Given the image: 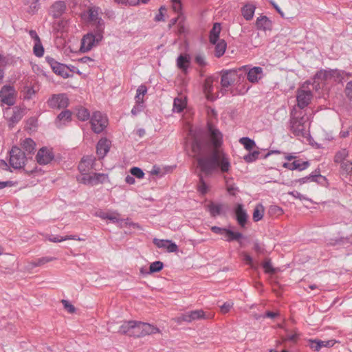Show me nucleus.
I'll use <instances>...</instances> for the list:
<instances>
[{
  "label": "nucleus",
  "instance_id": "obj_1",
  "mask_svg": "<svg viewBox=\"0 0 352 352\" xmlns=\"http://www.w3.org/2000/svg\"><path fill=\"white\" fill-rule=\"evenodd\" d=\"M208 132L214 150L210 156H204L207 153L209 146L200 141L195 140L192 144V156L197 158V166L200 171L206 175H210L219 168L221 173H228L231 168V164L228 156L218 148L222 143V135L214 126L209 124Z\"/></svg>",
  "mask_w": 352,
  "mask_h": 352
},
{
  "label": "nucleus",
  "instance_id": "obj_2",
  "mask_svg": "<svg viewBox=\"0 0 352 352\" xmlns=\"http://www.w3.org/2000/svg\"><path fill=\"white\" fill-rule=\"evenodd\" d=\"M101 10L96 6H91L81 13L82 19L87 23H91L96 30H104V22L102 19Z\"/></svg>",
  "mask_w": 352,
  "mask_h": 352
},
{
  "label": "nucleus",
  "instance_id": "obj_3",
  "mask_svg": "<svg viewBox=\"0 0 352 352\" xmlns=\"http://www.w3.org/2000/svg\"><path fill=\"white\" fill-rule=\"evenodd\" d=\"M103 34L104 30L95 29L94 32H91L83 36L81 40L80 52H87L98 45L103 38Z\"/></svg>",
  "mask_w": 352,
  "mask_h": 352
},
{
  "label": "nucleus",
  "instance_id": "obj_4",
  "mask_svg": "<svg viewBox=\"0 0 352 352\" xmlns=\"http://www.w3.org/2000/svg\"><path fill=\"white\" fill-rule=\"evenodd\" d=\"M89 123L91 130L95 133H100L107 127L109 120L105 114L96 111L92 113L90 117Z\"/></svg>",
  "mask_w": 352,
  "mask_h": 352
},
{
  "label": "nucleus",
  "instance_id": "obj_5",
  "mask_svg": "<svg viewBox=\"0 0 352 352\" xmlns=\"http://www.w3.org/2000/svg\"><path fill=\"white\" fill-rule=\"evenodd\" d=\"M26 157L23 152L17 147L13 146L10 151L9 163L10 166L14 169L21 168L24 166Z\"/></svg>",
  "mask_w": 352,
  "mask_h": 352
},
{
  "label": "nucleus",
  "instance_id": "obj_6",
  "mask_svg": "<svg viewBox=\"0 0 352 352\" xmlns=\"http://www.w3.org/2000/svg\"><path fill=\"white\" fill-rule=\"evenodd\" d=\"M312 98V94L307 84L302 85L297 91L296 100L298 106L303 109L307 107Z\"/></svg>",
  "mask_w": 352,
  "mask_h": 352
},
{
  "label": "nucleus",
  "instance_id": "obj_7",
  "mask_svg": "<svg viewBox=\"0 0 352 352\" xmlns=\"http://www.w3.org/2000/svg\"><path fill=\"white\" fill-rule=\"evenodd\" d=\"M238 69H230L223 72L221 75V86L222 89H226L233 85L234 82L239 81L241 74Z\"/></svg>",
  "mask_w": 352,
  "mask_h": 352
},
{
  "label": "nucleus",
  "instance_id": "obj_8",
  "mask_svg": "<svg viewBox=\"0 0 352 352\" xmlns=\"http://www.w3.org/2000/svg\"><path fill=\"white\" fill-rule=\"evenodd\" d=\"M290 128L292 133L299 137L306 138L309 135L307 133V125L304 121V118L298 119L297 118H292L290 121Z\"/></svg>",
  "mask_w": 352,
  "mask_h": 352
},
{
  "label": "nucleus",
  "instance_id": "obj_9",
  "mask_svg": "<svg viewBox=\"0 0 352 352\" xmlns=\"http://www.w3.org/2000/svg\"><path fill=\"white\" fill-rule=\"evenodd\" d=\"M78 179L82 184L95 186L107 182L108 175L104 173H92L88 175L79 176Z\"/></svg>",
  "mask_w": 352,
  "mask_h": 352
},
{
  "label": "nucleus",
  "instance_id": "obj_10",
  "mask_svg": "<svg viewBox=\"0 0 352 352\" xmlns=\"http://www.w3.org/2000/svg\"><path fill=\"white\" fill-rule=\"evenodd\" d=\"M239 70L246 72L247 78L248 81L252 83H256L260 80H261L264 76L263 69L261 67H253L252 68H249V66L244 65L240 68Z\"/></svg>",
  "mask_w": 352,
  "mask_h": 352
},
{
  "label": "nucleus",
  "instance_id": "obj_11",
  "mask_svg": "<svg viewBox=\"0 0 352 352\" xmlns=\"http://www.w3.org/2000/svg\"><path fill=\"white\" fill-rule=\"evenodd\" d=\"M206 318H208V316L205 314L204 311L201 309H197L183 314L177 317L175 320L180 324L182 322H191L195 320Z\"/></svg>",
  "mask_w": 352,
  "mask_h": 352
},
{
  "label": "nucleus",
  "instance_id": "obj_12",
  "mask_svg": "<svg viewBox=\"0 0 352 352\" xmlns=\"http://www.w3.org/2000/svg\"><path fill=\"white\" fill-rule=\"evenodd\" d=\"M16 91L11 85H4L0 91V100L2 103L11 106L15 102Z\"/></svg>",
  "mask_w": 352,
  "mask_h": 352
},
{
  "label": "nucleus",
  "instance_id": "obj_13",
  "mask_svg": "<svg viewBox=\"0 0 352 352\" xmlns=\"http://www.w3.org/2000/svg\"><path fill=\"white\" fill-rule=\"evenodd\" d=\"M47 103L50 108L60 109L68 106L69 99L65 94H54L48 99Z\"/></svg>",
  "mask_w": 352,
  "mask_h": 352
},
{
  "label": "nucleus",
  "instance_id": "obj_14",
  "mask_svg": "<svg viewBox=\"0 0 352 352\" xmlns=\"http://www.w3.org/2000/svg\"><path fill=\"white\" fill-rule=\"evenodd\" d=\"M344 74V72H341L339 70H321L318 72L315 76L314 82H316L318 80H326L333 79L334 80H340L342 78V75Z\"/></svg>",
  "mask_w": 352,
  "mask_h": 352
},
{
  "label": "nucleus",
  "instance_id": "obj_15",
  "mask_svg": "<svg viewBox=\"0 0 352 352\" xmlns=\"http://www.w3.org/2000/svg\"><path fill=\"white\" fill-rule=\"evenodd\" d=\"M96 158L93 155L85 156L82 158L78 165L80 173V176L88 175L89 172L94 168Z\"/></svg>",
  "mask_w": 352,
  "mask_h": 352
},
{
  "label": "nucleus",
  "instance_id": "obj_16",
  "mask_svg": "<svg viewBox=\"0 0 352 352\" xmlns=\"http://www.w3.org/2000/svg\"><path fill=\"white\" fill-rule=\"evenodd\" d=\"M4 117L9 122V125L13 126L14 124L22 118L23 110L18 107L13 109L7 108L4 111Z\"/></svg>",
  "mask_w": 352,
  "mask_h": 352
},
{
  "label": "nucleus",
  "instance_id": "obj_17",
  "mask_svg": "<svg viewBox=\"0 0 352 352\" xmlns=\"http://www.w3.org/2000/svg\"><path fill=\"white\" fill-rule=\"evenodd\" d=\"M217 83V80L214 77H208L206 79L204 91L208 100H212L219 97V94L216 95L214 92Z\"/></svg>",
  "mask_w": 352,
  "mask_h": 352
},
{
  "label": "nucleus",
  "instance_id": "obj_18",
  "mask_svg": "<svg viewBox=\"0 0 352 352\" xmlns=\"http://www.w3.org/2000/svg\"><path fill=\"white\" fill-rule=\"evenodd\" d=\"M256 28L262 32H270L273 28V21L265 15L258 16L255 21Z\"/></svg>",
  "mask_w": 352,
  "mask_h": 352
},
{
  "label": "nucleus",
  "instance_id": "obj_19",
  "mask_svg": "<svg viewBox=\"0 0 352 352\" xmlns=\"http://www.w3.org/2000/svg\"><path fill=\"white\" fill-rule=\"evenodd\" d=\"M36 158L39 164L46 165L52 161L54 154L50 148L43 147L38 150Z\"/></svg>",
  "mask_w": 352,
  "mask_h": 352
},
{
  "label": "nucleus",
  "instance_id": "obj_20",
  "mask_svg": "<svg viewBox=\"0 0 352 352\" xmlns=\"http://www.w3.org/2000/svg\"><path fill=\"white\" fill-rule=\"evenodd\" d=\"M295 184L302 185L307 183L316 182L320 184H324L326 182V178L317 173H312L308 176L296 179L294 182Z\"/></svg>",
  "mask_w": 352,
  "mask_h": 352
},
{
  "label": "nucleus",
  "instance_id": "obj_21",
  "mask_svg": "<svg viewBox=\"0 0 352 352\" xmlns=\"http://www.w3.org/2000/svg\"><path fill=\"white\" fill-rule=\"evenodd\" d=\"M154 244L159 248L166 250L168 252H176L178 250V246L170 240L153 239Z\"/></svg>",
  "mask_w": 352,
  "mask_h": 352
},
{
  "label": "nucleus",
  "instance_id": "obj_22",
  "mask_svg": "<svg viewBox=\"0 0 352 352\" xmlns=\"http://www.w3.org/2000/svg\"><path fill=\"white\" fill-rule=\"evenodd\" d=\"M190 56L188 54H182L176 59V65L183 73L186 74L190 65Z\"/></svg>",
  "mask_w": 352,
  "mask_h": 352
},
{
  "label": "nucleus",
  "instance_id": "obj_23",
  "mask_svg": "<svg viewBox=\"0 0 352 352\" xmlns=\"http://www.w3.org/2000/svg\"><path fill=\"white\" fill-rule=\"evenodd\" d=\"M111 143L108 139L101 138L96 146V152L99 157L103 158L109 152Z\"/></svg>",
  "mask_w": 352,
  "mask_h": 352
},
{
  "label": "nucleus",
  "instance_id": "obj_24",
  "mask_svg": "<svg viewBox=\"0 0 352 352\" xmlns=\"http://www.w3.org/2000/svg\"><path fill=\"white\" fill-rule=\"evenodd\" d=\"M66 10V4L64 1H58L54 3L50 10V14L54 18L60 17Z\"/></svg>",
  "mask_w": 352,
  "mask_h": 352
},
{
  "label": "nucleus",
  "instance_id": "obj_25",
  "mask_svg": "<svg viewBox=\"0 0 352 352\" xmlns=\"http://www.w3.org/2000/svg\"><path fill=\"white\" fill-rule=\"evenodd\" d=\"M309 346L311 349L318 351L322 347H331L336 343V340H309Z\"/></svg>",
  "mask_w": 352,
  "mask_h": 352
},
{
  "label": "nucleus",
  "instance_id": "obj_26",
  "mask_svg": "<svg viewBox=\"0 0 352 352\" xmlns=\"http://www.w3.org/2000/svg\"><path fill=\"white\" fill-rule=\"evenodd\" d=\"M223 239L228 242L232 241H239L241 239L243 238V234L237 231H234L230 228H225L223 233Z\"/></svg>",
  "mask_w": 352,
  "mask_h": 352
},
{
  "label": "nucleus",
  "instance_id": "obj_27",
  "mask_svg": "<svg viewBox=\"0 0 352 352\" xmlns=\"http://www.w3.org/2000/svg\"><path fill=\"white\" fill-rule=\"evenodd\" d=\"M235 214L238 223L241 228H244L247 222L248 214L246 211L243 209V205H237L235 209Z\"/></svg>",
  "mask_w": 352,
  "mask_h": 352
},
{
  "label": "nucleus",
  "instance_id": "obj_28",
  "mask_svg": "<svg viewBox=\"0 0 352 352\" xmlns=\"http://www.w3.org/2000/svg\"><path fill=\"white\" fill-rule=\"evenodd\" d=\"M52 68L54 73L64 78H67L70 76L69 72V68L63 64L54 62L52 64Z\"/></svg>",
  "mask_w": 352,
  "mask_h": 352
},
{
  "label": "nucleus",
  "instance_id": "obj_29",
  "mask_svg": "<svg viewBox=\"0 0 352 352\" xmlns=\"http://www.w3.org/2000/svg\"><path fill=\"white\" fill-rule=\"evenodd\" d=\"M255 10L256 6L254 5L247 3L241 8V14L245 20L250 21L253 19Z\"/></svg>",
  "mask_w": 352,
  "mask_h": 352
},
{
  "label": "nucleus",
  "instance_id": "obj_30",
  "mask_svg": "<svg viewBox=\"0 0 352 352\" xmlns=\"http://www.w3.org/2000/svg\"><path fill=\"white\" fill-rule=\"evenodd\" d=\"M72 119V113L71 111L67 110L63 111L58 116L56 121V124L57 126L61 127L63 125L66 124L69 122L71 121Z\"/></svg>",
  "mask_w": 352,
  "mask_h": 352
},
{
  "label": "nucleus",
  "instance_id": "obj_31",
  "mask_svg": "<svg viewBox=\"0 0 352 352\" xmlns=\"http://www.w3.org/2000/svg\"><path fill=\"white\" fill-rule=\"evenodd\" d=\"M186 100L183 96H179L174 99L173 111L180 113L186 107Z\"/></svg>",
  "mask_w": 352,
  "mask_h": 352
},
{
  "label": "nucleus",
  "instance_id": "obj_32",
  "mask_svg": "<svg viewBox=\"0 0 352 352\" xmlns=\"http://www.w3.org/2000/svg\"><path fill=\"white\" fill-rule=\"evenodd\" d=\"M21 146L25 152L31 153L34 151L36 144L31 138H25L21 140Z\"/></svg>",
  "mask_w": 352,
  "mask_h": 352
},
{
  "label": "nucleus",
  "instance_id": "obj_33",
  "mask_svg": "<svg viewBox=\"0 0 352 352\" xmlns=\"http://www.w3.org/2000/svg\"><path fill=\"white\" fill-rule=\"evenodd\" d=\"M147 88L144 85L139 86L136 90V94L135 96V103H140L144 104V96L147 93Z\"/></svg>",
  "mask_w": 352,
  "mask_h": 352
},
{
  "label": "nucleus",
  "instance_id": "obj_34",
  "mask_svg": "<svg viewBox=\"0 0 352 352\" xmlns=\"http://www.w3.org/2000/svg\"><path fill=\"white\" fill-rule=\"evenodd\" d=\"M135 325V321H126L124 322L119 329V333L122 334L129 335L132 336V332L133 331V328Z\"/></svg>",
  "mask_w": 352,
  "mask_h": 352
},
{
  "label": "nucleus",
  "instance_id": "obj_35",
  "mask_svg": "<svg viewBox=\"0 0 352 352\" xmlns=\"http://www.w3.org/2000/svg\"><path fill=\"white\" fill-rule=\"evenodd\" d=\"M214 45V54L217 57L222 56L226 50V43L224 40H219L217 43H212Z\"/></svg>",
  "mask_w": 352,
  "mask_h": 352
},
{
  "label": "nucleus",
  "instance_id": "obj_36",
  "mask_svg": "<svg viewBox=\"0 0 352 352\" xmlns=\"http://www.w3.org/2000/svg\"><path fill=\"white\" fill-rule=\"evenodd\" d=\"M221 30V25L219 23H214L210 34V41L211 43H217V41L220 40L219 36Z\"/></svg>",
  "mask_w": 352,
  "mask_h": 352
},
{
  "label": "nucleus",
  "instance_id": "obj_37",
  "mask_svg": "<svg viewBox=\"0 0 352 352\" xmlns=\"http://www.w3.org/2000/svg\"><path fill=\"white\" fill-rule=\"evenodd\" d=\"M208 209L211 215L216 217L223 212L225 207L220 204H210L208 206Z\"/></svg>",
  "mask_w": 352,
  "mask_h": 352
},
{
  "label": "nucleus",
  "instance_id": "obj_38",
  "mask_svg": "<svg viewBox=\"0 0 352 352\" xmlns=\"http://www.w3.org/2000/svg\"><path fill=\"white\" fill-rule=\"evenodd\" d=\"M348 156H349V151L345 148L341 149L336 153L335 157H334V161L336 163L340 164L346 162V160H349L347 159Z\"/></svg>",
  "mask_w": 352,
  "mask_h": 352
},
{
  "label": "nucleus",
  "instance_id": "obj_39",
  "mask_svg": "<svg viewBox=\"0 0 352 352\" xmlns=\"http://www.w3.org/2000/svg\"><path fill=\"white\" fill-rule=\"evenodd\" d=\"M264 207L262 204H257L254 210L253 219L254 221H258L262 219L264 215Z\"/></svg>",
  "mask_w": 352,
  "mask_h": 352
},
{
  "label": "nucleus",
  "instance_id": "obj_40",
  "mask_svg": "<svg viewBox=\"0 0 352 352\" xmlns=\"http://www.w3.org/2000/svg\"><path fill=\"white\" fill-rule=\"evenodd\" d=\"M292 168L294 170H303L307 169L309 166L308 161H302L301 160H297L292 163Z\"/></svg>",
  "mask_w": 352,
  "mask_h": 352
},
{
  "label": "nucleus",
  "instance_id": "obj_41",
  "mask_svg": "<svg viewBox=\"0 0 352 352\" xmlns=\"http://www.w3.org/2000/svg\"><path fill=\"white\" fill-rule=\"evenodd\" d=\"M142 327L143 336L160 333L157 327L148 323H144V326H142Z\"/></svg>",
  "mask_w": 352,
  "mask_h": 352
},
{
  "label": "nucleus",
  "instance_id": "obj_42",
  "mask_svg": "<svg viewBox=\"0 0 352 352\" xmlns=\"http://www.w3.org/2000/svg\"><path fill=\"white\" fill-rule=\"evenodd\" d=\"M76 116L78 120L81 121H86L87 120H90V113L89 111L83 107L78 108L76 110Z\"/></svg>",
  "mask_w": 352,
  "mask_h": 352
},
{
  "label": "nucleus",
  "instance_id": "obj_43",
  "mask_svg": "<svg viewBox=\"0 0 352 352\" xmlns=\"http://www.w3.org/2000/svg\"><path fill=\"white\" fill-rule=\"evenodd\" d=\"M107 219L113 223H121V224L124 222V221L120 218V215L116 211L108 212L107 214Z\"/></svg>",
  "mask_w": 352,
  "mask_h": 352
},
{
  "label": "nucleus",
  "instance_id": "obj_44",
  "mask_svg": "<svg viewBox=\"0 0 352 352\" xmlns=\"http://www.w3.org/2000/svg\"><path fill=\"white\" fill-rule=\"evenodd\" d=\"M142 326H144V322L135 321V325H134V328H133V331L132 332V336H136V337L143 336Z\"/></svg>",
  "mask_w": 352,
  "mask_h": 352
},
{
  "label": "nucleus",
  "instance_id": "obj_45",
  "mask_svg": "<svg viewBox=\"0 0 352 352\" xmlns=\"http://www.w3.org/2000/svg\"><path fill=\"white\" fill-rule=\"evenodd\" d=\"M239 142L243 144L248 151H250L255 146L254 141L249 138H241L239 140Z\"/></svg>",
  "mask_w": 352,
  "mask_h": 352
},
{
  "label": "nucleus",
  "instance_id": "obj_46",
  "mask_svg": "<svg viewBox=\"0 0 352 352\" xmlns=\"http://www.w3.org/2000/svg\"><path fill=\"white\" fill-rule=\"evenodd\" d=\"M340 169L342 174L351 175L352 173V162L350 160H346V162L340 164Z\"/></svg>",
  "mask_w": 352,
  "mask_h": 352
},
{
  "label": "nucleus",
  "instance_id": "obj_47",
  "mask_svg": "<svg viewBox=\"0 0 352 352\" xmlns=\"http://www.w3.org/2000/svg\"><path fill=\"white\" fill-rule=\"evenodd\" d=\"M40 0H27L26 4L29 6V12L32 14L38 11L40 7Z\"/></svg>",
  "mask_w": 352,
  "mask_h": 352
},
{
  "label": "nucleus",
  "instance_id": "obj_48",
  "mask_svg": "<svg viewBox=\"0 0 352 352\" xmlns=\"http://www.w3.org/2000/svg\"><path fill=\"white\" fill-rule=\"evenodd\" d=\"M34 54L38 56L41 57L44 54L43 47L40 41L34 43V48H33Z\"/></svg>",
  "mask_w": 352,
  "mask_h": 352
},
{
  "label": "nucleus",
  "instance_id": "obj_49",
  "mask_svg": "<svg viewBox=\"0 0 352 352\" xmlns=\"http://www.w3.org/2000/svg\"><path fill=\"white\" fill-rule=\"evenodd\" d=\"M130 173L138 179H142L144 177V173L138 167H133L130 169Z\"/></svg>",
  "mask_w": 352,
  "mask_h": 352
},
{
  "label": "nucleus",
  "instance_id": "obj_50",
  "mask_svg": "<svg viewBox=\"0 0 352 352\" xmlns=\"http://www.w3.org/2000/svg\"><path fill=\"white\" fill-rule=\"evenodd\" d=\"M163 268V263L161 261H155L152 263L149 267L150 274L160 272Z\"/></svg>",
  "mask_w": 352,
  "mask_h": 352
},
{
  "label": "nucleus",
  "instance_id": "obj_51",
  "mask_svg": "<svg viewBox=\"0 0 352 352\" xmlns=\"http://www.w3.org/2000/svg\"><path fill=\"white\" fill-rule=\"evenodd\" d=\"M259 152L258 151H253L252 153H248V155L243 157L244 160L246 162L250 163L256 160L258 157Z\"/></svg>",
  "mask_w": 352,
  "mask_h": 352
},
{
  "label": "nucleus",
  "instance_id": "obj_52",
  "mask_svg": "<svg viewBox=\"0 0 352 352\" xmlns=\"http://www.w3.org/2000/svg\"><path fill=\"white\" fill-rule=\"evenodd\" d=\"M344 94L346 97L350 100L352 101V81H349L346 83Z\"/></svg>",
  "mask_w": 352,
  "mask_h": 352
},
{
  "label": "nucleus",
  "instance_id": "obj_53",
  "mask_svg": "<svg viewBox=\"0 0 352 352\" xmlns=\"http://www.w3.org/2000/svg\"><path fill=\"white\" fill-rule=\"evenodd\" d=\"M208 186L204 182L203 178L200 177V182L198 186V190L200 193L204 195L207 193L208 190Z\"/></svg>",
  "mask_w": 352,
  "mask_h": 352
},
{
  "label": "nucleus",
  "instance_id": "obj_54",
  "mask_svg": "<svg viewBox=\"0 0 352 352\" xmlns=\"http://www.w3.org/2000/svg\"><path fill=\"white\" fill-rule=\"evenodd\" d=\"M173 10L177 13H180L182 9L181 0H171Z\"/></svg>",
  "mask_w": 352,
  "mask_h": 352
},
{
  "label": "nucleus",
  "instance_id": "obj_55",
  "mask_svg": "<svg viewBox=\"0 0 352 352\" xmlns=\"http://www.w3.org/2000/svg\"><path fill=\"white\" fill-rule=\"evenodd\" d=\"M288 194L291 196H292L293 197L296 198V199H298L301 201H311V200L307 198V197H305V195H302L301 193H300L298 191H290L288 192Z\"/></svg>",
  "mask_w": 352,
  "mask_h": 352
},
{
  "label": "nucleus",
  "instance_id": "obj_56",
  "mask_svg": "<svg viewBox=\"0 0 352 352\" xmlns=\"http://www.w3.org/2000/svg\"><path fill=\"white\" fill-rule=\"evenodd\" d=\"M144 105L140 103H135L131 109V114L133 116H137L138 113L142 112L144 109Z\"/></svg>",
  "mask_w": 352,
  "mask_h": 352
},
{
  "label": "nucleus",
  "instance_id": "obj_57",
  "mask_svg": "<svg viewBox=\"0 0 352 352\" xmlns=\"http://www.w3.org/2000/svg\"><path fill=\"white\" fill-rule=\"evenodd\" d=\"M54 260H55V258H54V257L46 256V257H42V258H39L36 259V263H37L38 267H39V266H43V265L46 264L47 263L53 261Z\"/></svg>",
  "mask_w": 352,
  "mask_h": 352
},
{
  "label": "nucleus",
  "instance_id": "obj_58",
  "mask_svg": "<svg viewBox=\"0 0 352 352\" xmlns=\"http://www.w3.org/2000/svg\"><path fill=\"white\" fill-rule=\"evenodd\" d=\"M62 304L64 306V308L70 314H73L75 312L76 309L73 305H72L68 300H63Z\"/></svg>",
  "mask_w": 352,
  "mask_h": 352
},
{
  "label": "nucleus",
  "instance_id": "obj_59",
  "mask_svg": "<svg viewBox=\"0 0 352 352\" xmlns=\"http://www.w3.org/2000/svg\"><path fill=\"white\" fill-rule=\"evenodd\" d=\"M46 239L50 242L53 243H59L62 241H66L65 236H46Z\"/></svg>",
  "mask_w": 352,
  "mask_h": 352
},
{
  "label": "nucleus",
  "instance_id": "obj_60",
  "mask_svg": "<svg viewBox=\"0 0 352 352\" xmlns=\"http://www.w3.org/2000/svg\"><path fill=\"white\" fill-rule=\"evenodd\" d=\"M232 307H233V302L229 301V302H226L223 303V305H222L220 307V309H221V313L226 314L232 309Z\"/></svg>",
  "mask_w": 352,
  "mask_h": 352
},
{
  "label": "nucleus",
  "instance_id": "obj_61",
  "mask_svg": "<svg viewBox=\"0 0 352 352\" xmlns=\"http://www.w3.org/2000/svg\"><path fill=\"white\" fill-rule=\"evenodd\" d=\"M195 62L200 66L206 65V61L205 59V56L201 54H197L195 56Z\"/></svg>",
  "mask_w": 352,
  "mask_h": 352
},
{
  "label": "nucleus",
  "instance_id": "obj_62",
  "mask_svg": "<svg viewBox=\"0 0 352 352\" xmlns=\"http://www.w3.org/2000/svg\"><path fill=\"white\" fill-rule=\"evenodd\" d=\"M36 267H38L37 263H36V259L34 261H29L25 266V270L30 271Z\"/></svg>",
  "mask_w": 352,
  "mask_h": 352
},
{
  "label": "nucleus",
  "instance_id": "obj_63",
  "mask_svg": "<svg viewBox=\"0 0 352 352\" xmlns=\"http://www.w3.org/2000/svg\"><path fill=\"white\" fill-rule=\"evenodd\" d=\"M263 269L267 273H272L274 272V269L272 266V264L270 261H265L263 265Z\"/></svg>",
  "mask_w": 352,
  "mask_h": 352
},
{
  "label": "nucleus",
  "instance_id": "obj_64",
  "mask_svg": "<svg viewBox=\"0 0 352 352\" xmlns=\"http://www.w3.org/2000/svg\"><path fill=\"white\" fill-rule=\"evenodd\" d=\"M108 212H105L102 210H98L97 211H96V212L94 213V215L97 217H99L102 219H104L105 220L107 219V214Z\"/></svg>",
  "mask_w": 352,
  "mask_h": 352
}]
</instances>
